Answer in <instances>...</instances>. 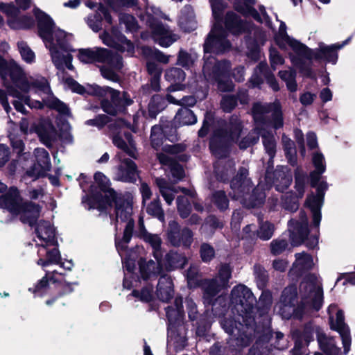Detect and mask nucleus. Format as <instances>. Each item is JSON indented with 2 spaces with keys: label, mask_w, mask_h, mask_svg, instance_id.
Instances as JSON below:
<instances>
[{
  "label": "nucleus",
  "mask_w": 355,
  "mask_h": 355,
  "mask_svg": "<svg viewBox=\"0 0 355 355\" xmlns=\"http://www.w3.org/2000/svg\"><path fill=\"white\" fill-rule=\"evenodd\" d=\"M230 302L238 313L237 320L225 318L221 321L223 329L230 335L228 347L232 351H239L252 341V329L247 324L246 318L251 312L255 298L245 285L234 286L231 292Z\"/></svg>",
  "instance_id": "nucleus-1"
},
{
  "label": "nucleus",
  "mask_w": 355,
  "mask_h": 355,
  "mask_svg": "<svg viewBox=\"0 0 355 355\" xmlns=\"http://www.w3.org/2000/svg\"><path fill=\"white\" fill-rule=\"evenodd\" d=\"M34 15L37 20L39 35L49 49L56 68L63 70L66 67L73 70L71 52L74 50L69 44L72 35L56 27L52 19L40 9L34 8Z\"/></svg>",
  "instance_id": "nucleus-2"
},
{
  "label": "nucleus",
  "mask_w": 355,
  "mask_h": 355,
  "mask_svg": "<svg viewBox=\"0 0 355 355\" xmlns=\"http://www.w3.org/2000/svg\"><path fill=\"white\" fill-rule=\"evenodd\" d=\"M300 293L302 298L301 305L295 308L297 292L294 286L286 288L278 304L279 312L284 318L288 319L292 315L300 318L302 312L311 309L318 311L322 304V290L320 281L316 275H309L300 286Z\"/></svg>",
  "instance_id": "nucleus-3"
},
{
  "label": "nucleus",
  "mask_w": 355,
  "mask_h": 355,
  "mask_svg": "<svg viewBox=\"0 0 355 355\" xmlns=\"http://www.w3.org/2000/svg\"><path fill=\"white\" fill-rule=\"evenodd\" d=\"M0 76L3 81L10 76L12 83L23 92L26 93L32 89H35V92H40L43 95L42 100L49 107L55 109L62 114H69L67 105L52 95L49 85L44 78L40 77L31 81L26 73L16 62L8 63L1 56Z\"/></svg>",
  "instance_id": "nucleus-4"
},
{
  "label": "nucleus",
  "mask_w": 355,
  "mask_h": 355,
  "mask_svg": "<svg viewBox=\"0 0 355 355\" xmlns=\"http://www.w3.org/2000/svg\"><path fill=\"white\" fill-rule=\"evenodd\" d=\"M269 113H271L272 118V123L274 128L278 129L283 126V118L279 101H275L272 104H261L259 103L254 104L252 114L257 123V127L248 137L239 141V146L240 148H247L259 141V126H261L262 124L266 125L265 114Z\"/></svg>",
  "instance_id": "nucleus-5"
},
{
  "label": "nucleus",
  "mask_w": 355,
  "mask_h": 355,
  "mask_svg": "<svg viewBox=\"0 0 355 355\" xmlns=\"http://www.w3.org/2000/svg\"><path fill=\"white\" fill-rule=\"evenodd\" d=\"M0 208L8 210L13 215H19L24 223L32 226L39 218L41 207L33 202H24L15 188L0 197Z\"/></svg>",
  "instance_id": "nucleus-6"
},
{
  "label": "nucleus",
  "mask_w": 355,
  "mask_h": 355,
  "mask_svg": "<svg viewBox=\"0 0 355 355\" xmlns=\"http://www.w3.org/2000/svg\"><path fill=\"white\" fill-rule=\"evenodd\" d=\"M313 163L315 170L311 173V183L312 187H317L316 195H309L305 205L313 214V225L318 227L321 220L320 208L323 202L324 192L327 189V184L322 182L317 184L320 175L325 171L324 158L322 154L316 153L313 155Z\"/></svg>",
  "instance_id": "nucleus-7"
},
{
  "label": "nucleus",
  "mask_w": 355,
  "mask_h": 355,
  "mask_svg": "<svg viewBox=\"0 0 355 355\" xmlns=\"http://www.w3.org/2000/svg\"><path fill=\"white\" fill-rule=\"evenodd\" d=\"M35 233L36 235V242H40L38 245L41 247L38 250V254L42 257L46 254V259L42 257L37 261V264L45 267L49 264H58L60 261V254L56 248L51 250H47L46 247L55 245V229L51 223L49 221L40 220L36 223L35 227Z\"/></svg>",
  "instance_id": "nucleus-8"
},
{
  "label": "nucleus",
  "mask_w": 355,
  "mask_h": 355,
  "mask_svg": "<svg viewBox=\"0 0 355 355\" xmlns=\"http://www.w3.org/2000/svg\"><path fill=\"white\" fill-rule=\"evenodd\" d=\"M212 12L216 23L214 24L210 33L204 45L205 53H222L230 48V43L226 39V33L222 29L219 23L220 14L225 8L222 0H210Z\"/></svg>",
  "instance_id": "nucleus-9"
},
{
  "label": "nucleus",
  "mask_w": 355,
  "mask_h": 355,
  "mask_svg": "<svg viewBox=\"0 0 355 355\" xmlns=\"http://www.w3.org/2000/svg\"><path fill=\"white\" fill-rule=\"evenodd\" d=\"M168 320V345L180 350L186 345V329L182 323L184 317L182 299L176 297L175 308L168 306L166 309Z\"/></svg>",
  "instance_id": "nucleus-10"
},
{
  "label": "nucleus",
  "mask_w": 355,
  "mask_h": 355,
  "mask_svg": "<svg viewBox=\"0 0 355 355\" xmlns=\"http://www.w3.org/2000/svg\"><path fill=\"white\" fill-rule=\"evenodd\" d=\"M241 132V124L237 116H232L225 129L217 130L210 141L212 153L220 158L225 156L229 146L236 142Z\"/></svg>",
  "instance_id": "nucleus-11"
},
{
  "label": "nucleus",
  "mask_w": 355,
  "mask_h": 355,
  "mask_svg": "<svg viewBox=\"0 0 355 355\" xmlns=\"http://www.w3.org/2000/svg\"><path fill=\"white\" fill-rule=\"evenodd\" d=\"M115 201V214L116 230L124 228L123 239L121 241L128 243L132 238V234L134 228V220L132 218V206L128 200H125L121 198L111 199Z\"/></svg>",
  "instance_id": "nucleus-12"
},
{
  "label": "nucleus",
  "mask_w": 355,
  "mask_h": 355,
  "mask_svg": "<svg viewBox=\"0 0 355 355\" xmlns=\"http://www.w3.org/2000/svg\"><path fill=\"white\" fill-rule=\"evenodd\" d=\"M203 67L205 77L210 81L216 80L218 88L222 92H228L233 89V84L230 80L223 81L222 78L229 71L230 64L227 61L216 62L214 58H206Z\"/></svg>",
  "instance_id": "nucleus-13"
},
{
  "label": "nucleus",
  "mask_w": 355,
  "mask_h": 355,
  "mask_svg": "<svg viewBox=\"0 0 355 355\" xmlns=\"http://www.w3.org/2000/svg\"><path fill=\"white\" fill-rule=\"evenodd\" d=\"M94 94L100 96L108 94L110 96L111 102L103 101L102 107L105 112L112 115H115L118 112L123 111L125 106L132 103V100L126 92L121 94L119 92L109 87L102 88L95 85L94 87Z\"/></svg>",
  "instance_id": "nucleus-14"
},
{
  "label": "nucleus",
  "mask_w": 355,
  "mask_h": 355,
  "mask_svg": "<svg viewBox=\"0 0 355 355\" xmlns=\"http://www.w3.org/2000/svg\"><path fill=\"white\" fill-rule=\"evenodd\" d=\"M79 60L84 63L105 62L112 69L119 70L123 67L122 58L118 54H112L105 49L98 47L79 50Z\"/></svg>",
  "instance_id": "nucleus-15"
},
{
  "label": "nucleus",
  "mask_w": 355,
  "mask_h": 355,
  "mask_svg": "<svg viewBox=\"0 0 355 355\" xmlns=\"http://www.w3.org/2000/svg\"><path fill=\"white\" fill-rule=\"evenodd\" d=\"M328 312L331 329L337 331L342 338L344 353L346 354L350 350L351 336L349 327L344 322V315L342 311L338 310L337 306L331 304L329 306Z\"/></svg>",
  "instance_id": "nucleus-16"
},
{
  "label": "nucleus",
  "mask_w": 355,
  "mask_h": 355,
  "mask_svg": "<svg viewBox=\"0 0 355 355\" xmlns=\"http://www.w3.org/2000/svg\"><path fill=\"white\" fill-rule=\"evenodd\" d=\"M231 277L230 268L227 265L221 266L218 276L211 280H206L203 283L204 298L207 303L211 304L212 298L218 293L220 288L226 287Z\"/></svg>",
  "instance_id": "nucleus-17"
},
{
  "label": "nucleus",
  "mask_w": 355,
  "mask_h": 355,
  "mask_svg": "<svg viewBox=\"0 0 355 355\" xmlns=\"http://www.w3.org/2000/svg\"><path fill=\"white\" fill-rule=\"evenodd\" d=\"M347 43V40L342 44L327 45L323 42H320L318 49H311L307 47V49L311 51L310 53H306V52L305 53L302 51L298 55L310 61L312 60H324L327 62L335 64L338 59L337 51L340 49Z\"/></svg>",
  "instance_id": "nucleus-18"
},
{
  "label": "nucleus",
  "mask_w": 355,
  "mask_h": 355,
  "mask_svg": "<svg viewBox=\"0 0 355 355\" xmlns=\"http://www.w3.org/2000/svg\"><path fill=\"white\" fill-rule=\"evenodd\" d=\"M193 234L189 228L181 230L177 222L173 220L169 223L167 239L173 245L189 248L193 242Z\"/></svg>",
  "instance_id": "nucleus-19"
},
{
  "label": "nucleus",
  "mask_w": 355,
  "mask_h": 355,
  "mask_svg": "<svg viewBox=\"0 0 355 355\" xmlns=\"http://www.w3.org/2000/svg\"><path fill=\"white\" fill-rule=\"evenodd\" d=\"M177 153L175 146H164L163 151L157 153V159L160 164L170 168L172 177L178 181L184 177V170L182 167L178 164L173 158V155Z\"/></svg>",
  "instance_id": "nucleus-20"
},
{
  "label": "nucleus",
  "mask_w": 355,
  "mask_h": 355,
  "mask_svg": "<svg viewBox=\"0 0 355 355\" xmlns=\"http://www.w3.org/2000/svg\"><path fill=\"white\" fill-rule=\"evenodd\" d=\"M154 40L162 47H168L177 41L179 36L172 33L168 27L157 21L154 18L149 21Z\"/></svg>",
  "instance_id": "nucleus-21"
},
{
  "label": "nucleus",
  "mask_w": 355,
  "mask_h": 355,
  "mask_svg": "<svg viewBox=\"0 0 355 355\" xmlns=\"http://www.w3.org/2000/svg\"><path fill=\"white\" fill-rule=\"evenodd\" d=\"M117 159L120 162L115 172L114 178L122 182H133L137 175V167L133 161L127 159L122 153H118Z\"/></svg>",
  "instance_id": "nucleus-22"
},
{
  "label": "nucleus",
  "mask_w": 355,
  "mask_h": 355,
  "mask_svg": "<svg viewBox=\"0 0 355 355\" xmlns=\"http://www.w3.org/2000/svg\"><path fill=\"white\" fill-rule=\"evenodd\" d=\"M35 155L37 163L26 172L27 176L34 180L44 175L47 171H50L51 167L49 155L45 149L36 148Z\"/></svg>",
  "instance_id": "nucleus-23"
},
{
  "label": "nucleus",
  "mask_w": 355,
  "mask_h": 355,
  "mask_svg": "<svg viewBox=\"0 0 355 355\" xmlns=\"http://www.w3.org/2000/svg\"><path fill=\"white\" fill-rule=\"evenodd\" d=\"M291 239L294 245L300 244L308 235L307 217L304 212L300 214V221L291 220L288 223Z\"/></svg>",
  "instance_id": "nucleus-24"
},
{
  "label": "nucleus",
  "mask_w": 355,
  "mask_h": 355,
  "mask_svg": "<svg viewBox=\"0 0 355 355\" xmlns=\"http://www.w3.org/2000/svg\"><path fill=\"white\" fill-rule=\"evenodd\" d=\"M248 173V170L243 167L239 169L236 176L232 180L231 188L234 192V198H244L245 195L250 192L252 182L247 177Z\"/></svg>",
  "instance_id": "nucleus-25"
},
{
  "label": "nucleus",
  "mask_w": 355,
  "mask_h": 355,
  "mask_svg": "<svg viewBox=\"0 0 355 355\" xmlns=\"http://www.w3.org/2000/svg\"><path fill=\"white\" fill-rule=\"evenodd\" d=\"M113 37L108 33H104L101 35L103 43L107 46H113L121 52H127L132 55L134 52V45L127 40L125 36L118 34L115 30H113Z\"/></svg>",
  "instance_id": "nucleus-26"
},
{
  "label": "nucleus",
  "mask_w": 355,
  "mask_h": 355,
  "mask_svg": "<svg viewBox=\"0 0 355 355\" xmlns=\"http://www.w3.org/2000/svg\"><path fill=\"white\" fill-rule=\"evenodd\" d=\"M276 42L279 47L286 49V46H289L297 55L300 51L310 53V51L307 49V46L300 42L299 41L290 37L286 33V26L282 22L279 28L278 33L275 37Z\"/></svg>",
  "instance_id": "nucleus-27"
},
{
  "label": "nucleus",
  "mask_w": 355,
  "mask_h": 355,
  "mask_svg": "<svg viewBox=\"0 0 355 355\" xmlns=\"http://www.w3.org/2000/svg\"><path fill=\"white\" fill-rule=\"evenodd\" d=\"M254 0H236L234 7L236 10L245 16H250L259 22L263 23L268 21V15L263 6L259 8L260 13L256 11L252 6Z\"/></svg>",
  "instance_id": "nucleus-28"
},
{
  "label": "nucleus",
  "mask_w": 355,
  "mask_h": 355,
  "mask_svg": "<svg viewBox=\"0 0 355 355\" xmlns=\"http://www.w3.org/2000/svg\"><path fill=\"white\" fill-rule=\"evenodd\" d=\"M35 130L40 141L47 147L51 146L58 138V132L49 120L39 121Z\"/></svg>",
  "instance_id": "nucleus-29"
},
{
  "label": "nucleus",
  "mask_w": 355,
  "mask_h": 355,
  "mask_svg": "<svg viewBox=\"0 0 355 355\" xmlns=\"http://www.w3.org/2000/svg\"><path fill=\"white\" fill-rule=\"evenodd\" d=\"M139 236L146 243H148L152 249L153 254L155 259L159 260L162 257V252L161 248L162 239L158 234L149 233L146 231L144 225L142 218L139 219Z\"/></svg>",
  "instance_id": "nucleus-30"
},
{
  "label": "nucleus",
  "mask_w": 355,
  "mask_h": 355,
  "mask_svg": "<svg viewBox=\"0 0 355 355\" xmlns=\"http://www.w3.org/2000/svg\"><path fill=\"white\" fill-rule=\"evenodd\" d=\"M15 8L10 12H3L8 17V25L12 29L28 28L33 26L34 20L32 17L28 16L19 17V10L12 3H7Z\"/></svg>",
  "instance_id": "nucleus-31"
},
{
  "label": "nucleus",
  "mask_w": 355,
  "mask_h": 355,
  "mask_svg": "<svg viewBox=\"0 0 355 355\" xmlns=\"http://www.w3.org/2000/svg\"><path fill=\"white\" fill-rule=\"evenodd\" d=\"M155 182L159 187V192L164 200L168 205H171L175 197V194L181 191L184 194L192 196L193 192L185 188H175L168 184V183L162 178H157Z\"/></svg>",
  "instance_id": "nucleus-32"
},
{
  "label": "nucleus",
  "mask_w": 355,
  "mask_h": 355,
  "mask_svg": "<svg viewBox=\"0 0 355 355\" xmlns=\"http://www.w3.org/2000/svg\"><path fill=\"white\" fill-rule=\"evenodd\" d=\"M94 180L98 185L100 187L101 191L105 193L106 197V202L103 201L98 202L96 207L100 209H106L107 205L111 204V199L115 198L116 193L114 191L110 188V180L109 179L102 173L97 172L94 175Z\"/></svg>",
  "instance_id": "nucleus-33"
},
{
  "label": "nucleus",
  "mask_w": 355,
  "mask_h": 355,
  "mask_svg": "<svg viewBox=\"0 0 355 355\" xmlns=\"http://www.w3.org/2000/svg\"><path fill=\"white\" fill-rule=\"evenodd\" d=\"M184 71L180 68H171L165 73V78L166 80L171 83V86L168 89L169 92H175L183 90L185 88V85L182 83L185 79Z\"/></svg>",
  "instance_id": "nucleus-34"
},
{
  "label": "nucleus",
  "mask_w": 355,
  "mask_h": 355,
  "mask_svg": "<svg viewBox=\"0 0 355 355\" xmlns=\"http://www.w3.org/2000/svg\"><path fill=\"white\" fill-rule=\"evenodd\" d=\"M161 259L155 261L149 260L148 261L141 259L139 262V270L141 277L144 279H151L155 278L161 272Z\"/></svg>",
  "instance_id": "nucleus-35"
},
{
  "label": "nucleus",
  "mask_w": 355,
  "mask_h": 355,
  "mask_svg": "<svg viewBox=\"0 0 355 355\" xmlns=\"http://www.w3.org/2000/svg\"><path fill=\"white\" fill-rule=\"evenodd\" d=\"M174 295L173 283L168 275L162 276L158 282L157 295L163 302H168Z\"/></svg>",
  "instance_id": "nucleus-36"
},
{
  "label": "nucleus",
  "mask_w": 355,
  "mask_h": 355,
  "mask_svg": "<svg viewBox=\"0 0 355 355\" xmlns=\"http://www.w3.org/2000/svg\"><path fill=\"white\" fill-rule=\"evenodd\" d=\"M178 23L180 26L184 31L190 32L196 28V23L195 21L194 13L190 6H184L180 11Z\"/></svg>",
  "instance_id": "nucleus-37"
},
{
  "label": "nucleus",
  "mask_w": 355,
  "mask_h": 355,
  "mask_svg": "<svg viewBox=\"0 0 355 355\" xmlns=\"http://www.w3.org/2000/svg\"><path fill=\"white\" fill-rule=\"evenodd\" d=\"M274 176L275 179L274 184L276 189L279 191H284L291 183V174L285 166H281L279 168H277L274 173Z\"/></svg>",
  "instance_id": "nucleus-38"
},
{
  "label": "nucleus",
  "mask_w": 355,
  "mask_h": 355,
  "mask_svg": "<svg viewBox=\"0 0 355 355\" xmlns=\"http://www.w3.org/2000/svg\"><path fill=\"white\" fill-rule=\"evenodd\" d=\"M124 135L128 141V144L118 135L113 137L112 142L117 148H120L123 151L121 153L123 155L124 153H125L131 157L136 158V149L132 139H130V136L126 133H124Z\"/></svg>",
  "instance_id": "nucleus-39"
},
{
  "label": "nucleus",
  "mask_w": 355,
  "mask_h": 355,
  "mask_svg": "<svg viewBox=\"0 0 355 355\" xmlns=\"http://www.w3.org/2000/svg\"><path fill=\"white\" fill-rule=\"evenodd\" d=\"M318 341L322 350L328 355H339L340 349L336 347L333 338L327 337L324 333L317 331Z\"/></svg>",
  "instance_id": "nucleus-40"
},
{
  "label": "nucleus",
  "mask_w": 355,
  "mask_h": 355,
  "mask_svg": "<svg viewBox=\"0 0 355 355\" xmlns=\"http://www.w3.org/2000/svg\"><path fill=\"white\" fill-rule=\"evenodd\" d=\"M295 262L291 269L292 272L299 274L311 268L314 264L312 257L308 254L298 253L295 254Z\"/></svg>",
  "instance_id": "nucleus-41"
},
{
  "label": "nucleus",
  "mask_w": 355,
  "mask_h": 355,
  "mask_svg": "<svg viewBox=\"0 0 355 355\" xmlns=\"http://www.w3.org/2000/svg\"><path fill=\"white\" fill-rule=\"evenodd\" d=\"M197 121L193 112L187 107L180 109L176 114L174 122L178 125H189L194 124Z\"/></svg>",
  "instance_id": "nucleus-42"
},
{
  "label": "nucleus",
  "mask_w": 355,
  "mask_h": 355,
  "mask_svg": "<svg viewBox=\"0 0 355 355\" xmlns=\"http://www.w3.org/2000/svg\"><path fill=\"white\" fill-rule=\"evenodd\" d=\"M225 26L233 33H239L245 30V25L233 12H228L225 17Z\"/></svg>",
  "instance_id": "nucleus-43"
},
{
  "label": "nucleus",
  "mask_w": 355,
  "mask_h": 355,
  "mask_svg": "<svg viewBox=\"0 0 355 355\" xmlns=\"http://www.w3.org/2000/svg\"><path fill=\"white\" fill-rule=\"evenodd\" d=\"M166 267L168 270L182 268L187 263V259L185 257L174 252H171L166 254Z\"/></svg>",
  "instance_id": "nucleus-44"
},
{
  "label": "nucleus",
  "mask_w": 355,
  "mask_h": 355,
  "mask_svg": "<svg viewBox=\"0 0 355 355\" xmlns=\"http://www.w3.org/2000/svg\"><path fill=\"white\" fill-rule=\"evenodd\" d=\"M259 132L262 136L263 144L267 153L270 158H272L275 154V141L273 135L260 126H259Z\"/></svg>",
  "instance_id": "nucleus-45"
},
{
  "label": "nucleus",
  "mask_w": 355,
  "mask_h": 355,
  "mask_svg": "<svg viewBox=\"0 0 355 355\" xmlns=\"http://www.w3.org/2000/svg\"><path fill=\"white\" fill-rule=\"evenodd\" d=\"M57 273L56 270L53 272L47 271L45 276L34 286V288H30L29 291H33V293L37 295H42L46 291L48 287V280L53 281V283L56 282L54 279V275Z\"/></svg>",
  "instance_id": "nucleus-46"
},
{
  "label": "nucleus",
  "mask_w": 355,
  "mask_h": 355,
  "mask_svg": "<svg viewBox=\"0 0 355 355\" xmlns=\"http://www.w3.org/2000/svg\"><path fill=\"white\" fill-rule=\"evenodd\" d=\"M8 93L9 95L18 98L19 100H21V101H24V103L28 105L31 107L34 108H42V103L40 101H31L30 98L25 94H22L21 92H19L18 90L15 89L11 86L7 87Z\"/></svg>",
  "instance_id": "nucleus-47"
},
{
  "label": "nucleus",
  "mask_w": 355,
  "mask_h": 355,
  "mask_svg": "<svg viewBox=\"0 0 355 355\" xmlns=\"http://www.w3.org/2000/svg\"><path fill=\"white\" fill-rule=\"evenodd\" d=\"M282 144L288 162L295 165L296 163V149L294 142L285 135L282 137Z\"/></svg>",
  "instance_id": "nucleus-48"
},
{
  "label": "nucleus",
  "mask_w": 355,
  "mask_h": 355,
  "mask_svg": "<svg viewBox=\"0 0 355 355\" xmlns=\"http://www.w3.org/2000/svg\"><path fill=\"white\" fill-rule=\"evenodd\" d=\"M193 196L194 193L192 196H189L193 197ZM188 195L184 194V196H180L177 198L178 211L180 216L183 218H187L189 215L191 210V207L188 199Z\"/></svg>",
  "instance_id": "nucleus-49"
},
{
  "label": "nucleus",
  "mask_w": 355,
  "mask_h": 355,
  "mask_svg": "<svg viewBox=\"0 0 355 355\" xmlns=\"http://www.w3.org/2000/svg\"><path fill=\"white\" fill-rule=\"evenodd\" d=\"M127 244L123 241H116V249L121 257L122 259L124 260V268L128 272H132L135 268V264L134 260L130 258L124 257L125 254L123 252L126 250Z\"/></svg>",
  "instance_id": "nucleus-50"
},
{
  "label": "nucleus",
  "mask_w": 355,
  "mask_h": 355,
  "mask_svg": "<svg viewBox=\"0 0 355 355\" xmlns=\"http://www.w3.org/2000/svg\"><path fill=\"white\" fill-rule=\"evenodd\" d=\"M275 227L268 221L260 222L257 236L263 241L269 240L273 235Z\"/></svg>",
  "instance_id": "nucleus-51"
},
{
  "label": "nucleus",
  "mask_w": 355,
  "mask_h": 355,
  "mask_svg": "<svg viewBox=\"0 0 355 355\" xmlns=\"http://www.w3.org/2000/svg\"><path fill=\"white\" fill-rule=\"evenodd\" d=\"M280 78L286 82L288 90L295 92L297 89V84L295 82L296 73L293 70L280 71L279 72Z\"/></svg>",
  "instance_id": "nucleus-52"
},
{
  "label": "nucleus",
  "mask_w": 355,
  "mask_h": 355,
  "mask_svg": "<svg viewBox=\"0 0 355 355\" xmlns=\"http://www.w3.org/2000/svg\"><path fill=\"white\" fill-rule=\"evenodd\" d=\"M17 46L22 59L27 63H33L35 61V55L34 52L23 41L17 43Z\"/></svg>",
  "instance_id": "nucleus-53"
},
{
  "label": "nucleus",
  "mask_w": 355,
  "mask_h": 355,
  "mask_svg": "<svg viewBox=\"0 0 355 355\" xmlns=\"http://www.w3.org/2000/svg\"><path fill=\"white\" fill-rule=\"evenodd\" d=\"M147 213L159 220L164 221V215L159 200L151 202L146 208Z\"/></svg>",
  "instance_id": "nucleus-54"
},
{
  "label": "nucleus",
  "mask_w": 355,
  "mask_h": 355,
  "mask_svg": "<svg viewBox=\"0 0 355 355\" xmlns=\"http://www.w3.org/2000/svg\"><path fill=\"white\" fill-rule=\"evenodd\" d=\"M143 53L146 56H150L155 59H156L157 61L167 64L169 62V55H164L162 52L157 51V50H153L150 48L148 47H144L143 48Z\"/></svg>",
  "instance_id": "nucleus-55"
},
{
  "label": "nucleus",
  "mask_w": 355,
  "mask_h": 355,
  "mask_svg": "<svg viewBox=\"0 0 355 355\" xmlns=\"http://www.w3.org/2000/svg\"><path fill=\"white\" fill-rule=\"evenodd\" d=\"M132 295L139 298L142 302H149L153 297V286L148 285L143 288L140 293L138 291H134Z\"/></svg>",
  "instance_id": "nucleus-56"
},
{
  "label": "nucleus",
  "mask_w": 355,
  "mask_h": 355,
  "mask_svg": "<svg viewBox=\"0 0 355 355\" xmlns=\"http://www.w3.org/2000/svg\"><path fill=\"white\" fill-rule=\"evenodd\" d=\"M164 130L157 125H155L151 130V143L153 148H157L162 143V132Z\"/></svg>",
  "instance_id": "nucleus-57"
},
{
  "label": "nucleus",
  "mask_w": 355,
  "mask_h": 355,
  "mask_svg": "<svg viewBox=\"0 0 355 355\" xmlns=\"http://www.w3.org/2000/svg\"><path fill=\"white\" fill-rule=\"evenodd\" d=\"M120 24H124L125 28L129 31H134L137 28V24L135 18L127 14H123L120 16Z\"/></svg>",
  "instance_id": "nucleus-58"
},
{
  "label": "nucleus",
  "mask_w": 355,
  "mask_h": 355,
  "mask_svg": "<svg viewBox=\"0 0 355 355\" xmlns=\"http://www.w3.org/2000/svg\"><path fill=\"white\" fill-rule=\"evenodd\" d=\"M213 202L220 209H225L228 207V200L222 191H217L214 194Z\"/></svg>",
  "instance_id": "nucleus-59"
},
{
  "label": "nucleus",
  "mask_w": 355,
  "mask_h": 355,
  "mask_svg": "<svg viewBox=\"0 0 355 355\" xmlns=\"http://www.w3.org/2000/svg\"><path fill=\"white\" fill-rule=\"evenodd\" d=\"M200 257L203 261H210L215 255V251L212 246L207 243H202L200 246Z\"/></svg>",
  "instance_id": "nucleus-60"
},
{
  "label": "nucleus",
  "mask_w": 355,
  "mask_h": 355,
  "mask_svg": "<svg viewBox=\"0 0 355 355\" xmlns=\"http://www.w3.org/2000/svg\"><path fill=\"white\" fill-rule=\"evenodd\" d=\"M166 98L171 103L184 106H193L196 103V98L193 96H186L182 98V100L178 101L173 95L168 94Z\"/></svg>",
  "instance_id": "nucleus-61"
},
{
  "label": "nucleus",
  "mask_w": 355,
  "mask_h": 355,
  "mask_svg": "<svg viewBox=\"0 0 355 355\" xmlns=\"http://www.w3.org/2000/svg\"><path fill=\"white\" fill-rule=\"evenodd\" d=\"M288 243L284 239L273 240L270 243V251L274 255L282 253L286 248Z\"/></svg>",
  "instance_id": "nucleus-62"
},
{
  "label": "nucleus",
  "mask_w": 355,
  "mask_h": 355,
  "mask_svg": "<svg viewBox=\"0 0 355 355\" xmlns=\"http://www.w3.org/2000/svg\"><path fill=\"white\" fill-rule=\"evenodd\" d=\"M194 57L181 50L179 53L178 64L183 67H189L194 62Z\"/></svg>",
  "instance_id": "nucleus-63"
},
{
  "label": "nucleus",
  "mask_w": 355,
  "mask_h": 355,
  "mask_svg": "<svg viewBox=\"0 0 355 355\" xmlns=\"http://www.w3.org/2000/svg\"><path fill=\"white\" fill-rule=\"evenodd\" d=\"M236 105V99L232 96H225L221 101V107L225 112H230Z\"/></svg>",
  "instance_id": "nucleus-64"
}]
</instances>
